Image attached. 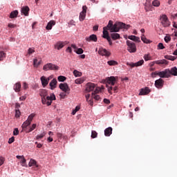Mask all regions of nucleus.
<instances>
[{"label":"nucleus","mask_w":177,"mask_h":177,"mask_svg":"<svg viewBox=\"0 0 177 177\" xmlns=\"http://www.w3.org/2000/svg\"><path fill=\"white\" fill-rule=\"evenodd\" d=\"M121 28H125V24L122 22H115L111 29V32H118Z\"/></svg>","instance_id":"f257e3e1"},{"label":"nucleus","mask_w":177,"mask_h":177,"mask_svg":"<svg viewBox=\"0 0 177 177\" xmlns=\"http://www.w3.org/2000/svg\"><path fill=\"white\" fill-rule=\"evenodd\" d=\"M164 73H166V74L165 75V78H169V77H171V75L176 76L177 75V68H176V66H174V67L171 68V70L165 69L164 71Z\"/></svg>","instance_id":"f03ea898"},{"label":"nucleus","mask_w":177,"mask_h":177,"mask_svg":"<svg viewBox=\"0 0 177 177\" xmlns=\"http://www.w3.org/2000/svg\"><path fill=\"white\" fill-rule=\"evenodd\" d=\"M59 68L57 65L53 64L52 63L46 64L43 66V70L44 71H49V70H51L53 71H57Z\"/></svg>","instance_id":"7ed1b4c3"},{"label":"nucleus","mask_w":177,"mask_h":177,"mask_svg":"<svg viewBox=\"0 0 177 177\" xmlns=\"http://www.w3.org/2000/svg\"><path fill=\"white\" fill-rule=\"evenodd\" d=\"M35 117V115L34 113L30 114L28 116V119L22 124L21 125L22 129H26L28 127H30Z\"/></svg>","instance_id":"20e7f679"},{"label":"nucleus","mask_w":177,"mask_h":177,"mask_svg":"<svg viewBox=\"0 0 177 177\" xmlns=\"http://www.w3.org/2000/svg\"><path fill=\"white\" fill-rule=\"evenodd\" d=\"M126 44L127 45V50L129 52V53H136V44H135V43L127 40Z\"/></svg>","instance_id":"39448f33"},{"label":"nucleus","mask_w":177,"mask_h":177,"mask_svg":"<svg viewBox=\"0 0 177 177\" xmlns=\"http://www.w3.org/2000/svg\"><path fill=\"white\" fill-rule=\"evenodd\" d=\"M160 21L163 27H169V26H171V22H169V20H168V17H167L165 15L160 17Z\"/></svg>","instance_id":"423d86ee"},{"label":"nucleus","mask_w":177,"mask_h":177,"mask_svg":"<svg viewBox=\"0 0 177 177\" xmlns=\"http://www.w3.org/2000/svg\"><path fill=\"white\" fill-rule=\"evenodd\" d=\"M39 96L41 97L42 104H46V96H48V91L46 89L40 90Z\"/></svg>","instance_id":"0eeeda50"},{"label":"nucleus","mask_w":177,"mask_h":177,"mask_svg":"<svg viewBox=\"0 0 177 177\" xmlns=\"http://www.w3.org/2000/svg\"><path fill=\"white\" fill-rule=\"evenodd\" d=\"M106 88H107V85L108 86H114V85H115V82H117L115 80V77L114 76H111L109 77H107L106 79Z\"/></svg>","instance_id":"6e6552de"},{"label":"nucleus","mask_w":177,"mask_h":177,"mask_svg":"<svg viewBox=\"0 0 177 177\" xmlns=\"http://www.w3.org/2000/svg\"><path fill=\"white\" fill-rule=\"evenodd\" d=\"M145 63V60L141 59L138 61V62L133 63V62H127V66H129L131 67V68H133V67H140V66H143V64Z\"/></svg>","instance_id":"1a4fd4ad"},{"label":"nucleus","mask_w":177,"mask_h":177,"mask_svg":"<svg viewBox=\"0 0 177 177\" xmlns=\"http://www.w3.org/2000/svg\"><path fill=\"white\" fill-rule=\"evenodd\" d=\"M87 9H88V7H86V6H83L82 11L80 14V21H84V20H85Z\"/></svg>","instance_id":"9d476101"},{"label":"nucleus","mask_w":177,"mask_h":177,"mask_svg":"<svg viewBox=\"0 0 177 177\" xmlns=\"http://www.w3.org/2000/svg\"><path fill=\"white\" fill-rule=\"evenodd\" d=\"M53 100H56V95H55V94L53 93L50 94V96H47L46 97V104H47V106H50Z\"/></svg>","instance_id":"9b49d317"},{"label":"nucleus","mask_w":177,"mask_h":177,"mask_svg":"<svg viewBox=\"0 0 177 177\" xmlns=\"http://www.w3.org/2000/svg\"><path fill=\"white\" fill-rule=\"evenodd\" d=\"M59 89L65 92V93H68L70 92V87L67 83H61L59 86Z\"/></svg>","instance_id":"f8f14e48"},{"label":"nucleus","mask_w":177,"mask_h":177,"mask_svg":"<svg viewBox=\"0 0 177 177\" xmlns=\"http://www.w3.org/2000/svg\"><path fill=\"white\" fill-rule=\"evenodd\" d=\"M95 88H96V85L94 83H87L86 84V92H92V91H95Z\"/></svg>","instance_id":"ddd939ff"},{"label":"nucleus","mask_w":177,"mask_h":177,"mask_svg":"<svg viewBox=\"0 0 177 177\" xmlns=\"http://www.w3.org/2000/svg\"><path fill=\"white\" fill-rule=\"evenodd\" d=\"M167 74V72L160 71V72H153L151 75L152 78H156V75H158L160 77V78H165V75Z\"/></svg>","instance_id":"4468645a"},{"label":"nucleus","mask_w":177,"mask_h":177,"mask_svg":"<svg viewBox=\"0 0 177 177\" xmlns=\"http://www.w3.org/2000/svg\"><path fill=\"white\" fill-rule=\"evenodd\" d=\"M98 53L101 56H106L107 57H109V56L111 55V53L109 51L106 50V48H100L98 50Z\"/></svg>","instance_id":"2eb2a0df"},{"label":"nucleus","mask_w":177,"mask_h":177,"mask_svg":"<svg viewBox=\"0 0 177 177\" xmlns=\"http://www.w3.org/2000/svg\"><path fill=\"white\" fill-rule=\"evenodd\" d=\"M155 86L158 88H162L164 86V80L161 78L155 81Z\"/></svg>","instance_id":"dca6fc26"},{"label":"nucleus","mask_w":177,"mask_h":177,"mask_svg":"<svg viewBox=\"0 0 177 177\" xmlns=\"http://www.w3.org/2000/svg\"><path fill=\"white\" fill-rule=\"evenodd\" d=\"M151 92V91H150V88H149V87H145V88H141L139 95L140 96L145 95H149Z\"/></svg>","instance_id":"f3484780"},{"label":"nucleus","mask_w":177,"mask_h":177,"mask_svg":"<svg viewBox=\"0 0 177 177\" xmlns=\"http://www.w3.org/2000/svg\"><path fill=\"white\" fill-rule=\"evenodd\" d=\"M107 89H108L109 93L112 95L113 94L112 91H113L114 93H117V92L118 91V86H116L115 87H113V86L107 85Z\"/></svg>","instance_id":"a211bd4d"},{"label":"nucleus","mask_w":177,"mask_h":177,"mask_svg":"<svg viewBox=\"0 0 177 177\" xmlns=\"http://www.w3.org/2000/svg\"><path fill=\"white\" fill-rule=\"evenodd\" d=\"M49 86L50 89H51V91H53V89H55L57 86V80L53 79V80H51L49 84Z\"/></svg>","instance_id":"6ab92c4d"},{"label":"nucleus","mask_w":177,"mask_h":177,"mask_svg":"<svg viewBox=\"0 0 177 177\" xmlns=\"http://www.w3.org/2000/svg\"><path fill=\"white\" fill-rule=\"evenodd\" d=\"M71 48H73V49H75L74 52H75V53H77V55H82V53H84V50L82 48H77V46H75V44H72Z\"/></svg>","instance_id":"aec40b11"},{"label":"nucleus","mask_w":177,"mask_h":177,"mask_svg":"<svg viewBox=\"0 0 177 177\" xmlns=\"http://www.w3.org/2000/svg\"><path fill=\"white\" fill-rule=\"evenodd\" d=\"M30 12V8L28 6H24L21 8V13H23L24 16H28Z\"/></svg>","instance_id":"412c9836"},{"label":"nucleus","mask_w":177,"mask_h":177,"mask_svg":"<svg viewBox=\"0 0 177 177\" xmlns=\"http://www.w3.org/2000/svg\"><path fill=\"white\" fill-rule=\"evenodd\" d=\"M110 37L113 41H116V39H120L121 38L120 34L115 33V32H112V33L110 35Z\"/></svg>","instance_id":"4be33fe9"},{"label":"nucleus","mask_w":177,"mask_h":177,"mask_svg":"<svg viewBox=\"0 0 177 177\" xmlns=\"http://www.w3.org/2000/svg\"><path fill=\"white\" fill-rule=\"evenodd\" d=\"M86 40L88 41V42H91V41L97 42V37L96 35H91L89 37L86 38Z\"/></svg>","instance_id":"5701e85b"},{"label":"nucleus","mask_w":177,"mask_h":177,"mask_svg":"<svg viewBox=\"0 0 177 177\" xmlns=\"http://www.w3.org/2000/svg\"><path fill=\"white\" fill-rule=\"evenodd\" d=\"M55 25H56V21L51 20L47 24V26H46V30H50L53 27V26H55Z\"/></svg>","instance_id":"b1692460"},{"label":"nucleus","mask_w":177,"mask_h":177,"mask_svg":"<svg viewBox=\"0 0 177 177\" xmlns=\"http://www.w3.org/2000/svg\"><path fill=\"white\" fill-rule=\"evenodd\" d=\"M103 38L105 39H109V38H111V36L109 35V31H107V27L103 28Z\"/></svg>","instance_id":"393cba45"},{"label":"nucleus","mask_w":177,"mask_h":177,"mask_svg":"<svg viewBox=\"0 0 177 177\" xmlns=\"http://www.w3.org/2000/svg\"><path fill=\"white\" fill-rule=\"evenodd\" d=\"M41 81V85L43 86V88H45V86H46L48 85V84H49V82L46 80V77L45 76H42L40 78Z\"/></svg>","instance_id":"a878e982"},{"label":"nucleus","mask_w":177,"mask_h":177,"mask_svg":"<svg viewBox=\"0 0 177 177\" xmlns=\"http://www.w3.org/2000/svg\"><path fill=\"white\" fill-rule=\"evenodd\" d=\"M55 49L60 50V49L64 48V43L63 41H59L55 45Z\"/></svg>","instance_id":"bb28decb"},{"label":"nucleus","mask_w":177,"mask_h":177,"mask_svg":"<svg viewBox=\"0 0 177 177\" xmlns=\"http://www.w3.org/2000/svg\"><path fill=\"white\" fill-rule=\"evenodd\" d=\"M128 39L134 41V42H140V38L135 35H130L128 37Z\"/></svg>","instance_id":"cd10ccee"},{"label":"nucleus","mask_w":177,"mask_h":177,"mask_svg":"<svg viewBox=\"0 0 177 177\" xmlns=\"http://www.w3.org/2000/svg\"><path fill=\"white\" fill-rule=\"evenodd\" d=\"M113 133V128L108 127L104 130V135L106 136H110Z\"/></svg>","instance_id":"c85d7f7f"},{"label":"nucleus","mask_w":177,"mask_h":177,"mask_svg":"<svg viewBox=\"0 0 177 177\" xmlns=\"http://www.w3.org/2000/svg\"><path fill=\"white\" fill-rule=\"evenodd\" d=\"M21 89V84L20 82H17L14 85V90L15 92H20Z\"/></svg>","instance_id":"c756f323"},{"label":"nucleus","mask_w":177,"mask_h":177,"mask_svg":"<svg viewBox=\"0 0 177 177\" xmlns=\"http://www.w3.org/2000/svg\"><path fill=\"white\" fill-rule=\"evenodd\" d=\"M17 15H19V11H17V10L11 12L10 14V19H15L17 17Z\"/></svg>","instance_id":"7c9ffc66"},{"label":"nucleus","mask_w":177,"mask_h":177,"mask_svg":"<svg viewBox=\"0 0 177 177\" xmlns=\"http://www.w3.org/2000/svg\"><path fill=\"white\" fill-rule=\"evenodd\" d=\"M156 64H168V61L166 59H160L155 61Z\"/></svg>","instance_id":"2f4dec72"},{"label":"nucleus","mask_w":177,"mask_h":177,"mask_svg":"<svg viewBox=\"0 0 177 177\" xmlns=\"http://www.w3.org/2000/svg\"><path fill=\"white\" fill-rule=\"evenodd\" d=\"M41 60L38 61V59L35 58L33 59V66L34 67L38 68L41 64Z\"/></svg>","instance_id":"473e14b6"},{"label":"nucleus","mask_w":177,"mask_h":177,"mask_svg":"<svg viewBox=\"0 0 177 177\" xmlns=\"http://www.w3.org/2000/svg\"><path fill=\"white\" fill-rule=\"evenodd\" d=\"M113 21L110 20L108 23V25L105 27H107V30H109V31L111 32V29L113 28Z\"/></svg>","instance_id":"72a5a7b5"},{"label":"nucleus","mask_w":177,"mask_h":177,"mask_svg":"<svg viewBox=\"0 0 177 177\" xmlns=\"http://www.w3.org/2000/svg\"><path fill=\"white\" fill-rule=\"evenodd\" d=\"M141 40L142 41V42H144V44H150V42H151L150 40H149V39H147V38H146L145 35H142Z\"/></svg>","instance_id":"f704fd0d"},{"label":"nucleus","mask_w":177,"mask_h":177,"mask_svg":"<svg viewBox=\"0 0 177 177\" xmlns=\"http://www.w3.org/2000/svg\"><path fill=\"white\" fill-rule=\"evenodd\" d=\"M29 167H38V165H37V161L34 159H31L29 162Z\"/></svg>","instance_id":"c9c22d12"},{"label":"nucleus","mask_w":177,"mask_h":177,"mask_svg":"<svg viewBox=\"0 0 177 177\" xmlns=\"http://www.w3.org/2000/svg\"><path fill=\"white\" fill-rule=\"evenodd\" d=\"M6 58V53L3 51H0V62H2L4 59Z\"/></svg>","instance_id":"e433bc0d"},{"label":"nucleus","mask_w":177,"mask_h":177,"mask_svg":"<svg viewBox=\"0 0 177 177\" xmlns=\"http://www.w3.org/2000/svg\"><path fill=\"white\" fill-rule=\"evenodd\" d=\"M57 138H58V139H67V136L62 133H57Z\"/></svg>","instance_id":"4c0bfd02"},{"label":"nucleus","mask_w":177,"mask_h":177,"mask_svg":"<svg viewBox=\"0 0 177 177\" xmlns=\"http://www.w3.org/2000/svg\"><path fill=\"white\" fill-rule=\"evenodd\" d=\"M109 66H117L118 64V62L115 60H110L107 62Z\"/></svg>","instance_id":"58836bf2"},{"label":"nucleus","mask_w":177,"mask_h":177,"mask_svg":"<svg viewBox=\"0 0 177 177\" xmlns=\"http://www.w3.org/2000/svg\"><path fill=\"white\" fill-rule=\"evenodd\" d=\"M165 59H167V60H171V62H174V60L176 59V57L171 55H165Z\"/></svg>","instance_id":"ea45409f"},{"label":"nucleus","mask_w":177,"mask_h":177,"mask_svg":"<svg viewBox=\"0 0 177 177\" xmlns=\"http://www.w3.org/2000/svg\"><path fill=\"white\" fill-rule=\"evenodd\" d=\"M35 128H37V124H32L31 127H29L28 133H30V132H32Z\"/></svg>","instance_id":"a19ab883"},{"label":"nucleus","mask_w":177,"mask_h":177,"mask_svg":"<svg viewBox=\"0 0 177 177\" xmlns=\"http://www.w3.org/2000/svg\"><path fill=\"white\" fill-rule=\"evenodd\" d=\"M152 5H153V6H155L156 8H158V6H160V1L154 0L152 2Z\"/></svg>","instance_id":"79ce46f5"},{"label":"nucleus","mask_w":177,"mask_h":177,"mask_svg":"<svg viewBox=\"0 0 177 177\" xmlns=\"http://www.w3.org/2000/svg\"><path fill=\"white\" fill-rule=\"evenodd\" d=\"M144 59L145 60V62H149V60H151V56L150 55V54H145L144 55Z\"/></svg>","instance_id":"37998d69"},{"label":"nucleus","mask_w":177,"mask_h":177,"mask_svg":"<svg viewBox=\"0 0 177 177\" xmlns=\"http://www.w3.org/2000/svg\"><path fill=\"white\" fill-rule=\"evenodd\" d=\"M73 75H75V77H81L82 73L77 70H75L73 71Z\"/></svg>","instance_id":"c03bdc74"},{"label":"nucleus","mask_w":177,"mask_h":177,"mask_svg":"<svg viewBox=\"0 0 177 177\" xmlns=\"http://www.w3.org/2000/svg\"><path fill=\"white\" fill-rule=\"evenodd\" d=\"M57 80L58 81H59V82H64L65 80H66V77L64 76L60 75L57 77Z\"/></svg>","instance_id":"a18cd8bd"},{"label":"nucleus","mask_w":177,"mask_h":177,"mask_svg":"<svg viewBox=\"0 0 177 177\" xmlns=\"http://www.w3.org/2000/svg\"><path fill=\"white\" fill-rule=\"evenodd\" d=\"M84 77H82V79L80 78V79L75 80V84H82V82H84Z\"/></svg>","instance_id":"49530a36"},{"label":"nucleus","mask_w":177,"mask_h":177,"mask_svg":"<svg viewBox=\"0 0 177 177\" xmlns=\"http://www.w3.org/2000/svg\"><path fill=\"white\" fill-rule=\"evenodd\" d=\"M91 138L92 139H95V138H97V132L95 131H91Z\"/></svg>","instance_id":"de8ad7c7"},{"label":"nucleus","mask_w":177,"mask_h":177,"mask_svg":"<svg viewBox=\"0 0 177 177\" xmlns=\"http://www.w3.org/2000/svg\"><path fill=\"white\" fill-rule=\"evenodd\" d=\"M21 112L19 109H15V118H20Z\"/></svg>","instance_id":"09e8293b"},{"label":"nucleus","mask_w":177,"mask_h":177,"mask_svg":"<svg viewBox=\"0 0 177 177\" xmlns=\"http://www.w3.org/2000/svg\"><path fill=\"white\" fill-rule=\"evenodd\" d=\"M92 97L95 99V100H100V96L99 95H96L94 93H92Z\"/></svg>","instance_id":"8fccbe9b"},{"label":"nucleus","mask_w":177,"mask_h":177,"mask_svg":"<svg viewBox=\"0 0 177 177\" xmlns=\"http://www.w3.org/2000/svg\"><path fill=\"white\" fill-rule=\"evenodd\" d=\"M158 49H165V46H164V44H162V43H159L158 44Z\"/></svg>","instance_id":"3c124183"},{"label":"nucleus","mask_w":177,"mask_h":177,"mask_svg":"<svg viewBox=\"0 0 177 177\" xmlns=\"http://www.w3.org/2000/svg\"><path fill=\"white\" fill-rule=\"evenodd\" d=\"M5 162V158L3 156L0 157V167L3 165V163Z\"/></svg>","instance_id":"603ef678"},{"label":"nucleus","mask_w":177,"mask_h":177,"mask_svg":"<svg viewBox=\"0 0 177 177\" xmlns=\"http://www.w3.org/2000/svg\"><path fill=\"white\" fill-rule=\"evenodd\" d=\"M45 136V133H41L37 136V140H39V139H42Z\"/></svg>","instance_id":"864d4df0"},{"label":"nucleus","mask_w":177,"mask_h":177,"mask_svg":"<svg viewBox=\"0 0 177 177\" xmlns=\"http://www.w3.org/2000/svg\"><path fill=\"white\" fill-rule=\"evenodd\" d=\"M14 136H17L19 135V129L15 128L13 131Z\"/></svg>","instance_id":"5fc2aeb1"},{"label":"nucleus","mask_w":177,"mask_h":177,"mask_svg":"<svg viewBox=\"0 0 177 177\" xmlns=\"http://www.w3.org/2000/svg\"><path fill=\"white\" fill-rule=\"evenodd\" d=\"M80 111V106H76L75 109L72 112L73 115H75L77 111Z\"/></svg>","instance_id":"6e6d98bb"},{"label":"nucleus","mask_w":177,"mask_h":177,"mask_svg":"<svg viewBox=\"0 0 177 177\" xmlns=\"http://www.w3.org/2000/svg\"><path fill=\"white\" fill-rule=\"evenodd\" d=\"M169 41H171V37H169V36L165 37V41L167 44H168V42H169Z\"/></svg>","instance_id":"4d7b16f0"},{"label":"nucleus","mask_w":177,"mask_h":177,"mask_svg":"<svg viewBox=\"0 0 177 177\" xmlns=\"http://www.w3.org/2000/svg\"><path fill=\"white\" fill-rule=\"evenodd\" d=\"M13 142H15V137H12L8 140V143L9 145H12V143H13Z\"/></svg>","instance_id":"13d9d810"},{"label":"nucleus","mask_w":177,"mask_h":177,"mask_svg":"<svg viewBox=\"0 0 177 177\" xmlns=\"http://www.w3.org/2000/svg\"><path fill=\"white\" fill-rule=\"evenodd\" d=\"M34 52H35V50H34V48H30L28 49V54L29 55H32V53H34Z\"/></svg>","instance_id":"bf43d9fd"},{"label":"nucleus","mask_w":177,"mask_h":177,"mask_svg":"<svg viewBox=\"0 0 177 177\" xmlns=\"http://www.w3.org/2000/svg\"><path fill=\"white\" fill-rule=\"evenodd\" d=\"M23 88L24 89H28V84H27V82H24V84H23Z\"/></svg>","instance_id":"052dcab7"},{"label":"nucleus","mask_w":177,"mask_h":177,"mask_svg":"<svg viewBox=\"0 0 177 177\" xmlns=\"http://www.w3.org/2000/svg\"><path fill=\"white\" fill-rule=\"evenodd\" d=\"M59 96H60V97H61L62 99H64V97H66V92H64V93H61L59 94Z\"/></svg>","instance_id":"680f3d73"},{"label":"nucleus","mask_w":177,"mask_h":177,"mask_svg":"<svg viewBox=\"0 0 177 177\" xmlns=\"http://www.w3.org/2000/svg\"><path fill=\"white\" fill-rule=\"evenodd\" d=\"M99 92H100V88L99 87H96L94 92H93V93L96 94V93H99Z\"/></svg>","instance_id":"e2e57ef3"},{"label":"nucleus","mask_w":177,"mask_h":177,"mask_svg":"<svg viewBox=\"0 0 177 177\" xmlns=\"http://www.w3.org/2000/svg\"><path fill=\"white\" fill-rule=\"evenodd\" d=\"M104 103H105V104H110V100H109L107 98H104Z\"/></svg>","instance_id":"0e129e2a"},{"label":"nucleus","mask_w":177,"mask_h":177,"mask_svg":"<svg viewBox=\"0 0 177 177\" xmlns=\"http://www.w3.org/2000/svg\"><path fill=\"white\" fill-rule=\"evenodd\" d=\"M26 158L24 157L21 159V162L22 163V167H24V164H26Z\"/></svg>","instance_id":"69168bd1"},{"label":"nucleus","mask_w":177,"mask_h":177,"mask_svg":"<svg viewBox=\"0 0 177 177\" xmlns=\"http://www.w3.org/2000/svg\"><path fill=\"white\" fill-rule=\"evenodd\" d=\"M71 48L73 47H68L66 50V52H69V53H73V50L71 49Z\"/></svg>","instance_id":"338daca9"},{"label":"nucleus","mask_w":177,"mask_h":177,"mask_svg":"<svg viewBox=\"0 0 177 177\" xmlns=\"http://www.w3.org/2000/svg\"><path fill=\"white\" fill-rule=\"evenodd\" d=\"M8 27L10 28H15L16 27V25L13 24H8Z\"/></svg>","instance_id":"774afa93"}]
</instances>
